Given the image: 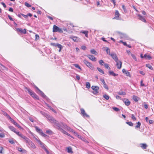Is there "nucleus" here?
I'll return each instance as SVG.
<instances>
[{
  "mask_svg": "<svg viewBox=\"0 0 154 154\" xmlns=\"http://www.w3.org/2000/svg\"><path fill=\"white\" fill-rule=\"evenodd\" d=\"M45 116L48 119V121L53 124V125L56 128L60 131L63 134L70 136V134L62 128H63V126L62 124V123H64L63 122H59L53 117L48 114H45Z\"/></svg>",
  "mask_w": 154,
  "mask_h": 154,
  "instance_id": "1",
  "label": "nucleus"
},
{
  "mask_svg": "<svg viewBox=\"0 0 154 154\" xmlns=\"http://www.w3.org/2000/svg\"><path fill=\"white\" fill-rule=\"evenodd\" d=\"M25 88L26 89V91H28L29 93L31 96H32V97L36 99H39L38 97L34 92L32 91L30 89L26 87H25Z\"/></svg>",
  "mask_w": 154,
  "mask_h": 154,
  "instance_id": "2",
  "label": "nucleus"
},
{
  "mask_svg": "<svg viewBox=\"0 0 154 154\" xmlns=\"http://www.w3.org/2000/svg\"><path fill=\"white\" fill-rule=\"evenodd\" d=\"M53 32H59L60 33H63V31L61 28H59L55 25H54L53 28Z\"/></svg>",
  "mask_w": 154,
  "mask_h": 154,
  "instance_id": "3",
  "label": "nucleus"
},
{
  "mask_svg": "<svg viewBox=\"0 0 154 154\" xmlns=\"http://www.w3.org/2000/svg\"><path fill=\"white\" fill-rule=\"evenodd\" d=\"M91 88L94 91L92 92L94 94L96 95L98 94L99 92L98 90L99 89V88L97 86H93L91 87Z\"/></svg>",
  "mask_w": 154,
  "mask_h": 154,
  "instance_id": "4",
  "label": "nucleus"
},
{
  "mask_svg": "<svg viewBox=\"0 0 154 154\" xmlns=\"http://www.w3.org/2000/svg\"><path fill=\"white\" fill-rule=\"evenodd\" d=\"M84 63L89 68L91 69H93L94 68L92 64L86 60H84L83 61Z\"/></svg>",
  "mask_w": 154,
  "mask_h": 154,
  "instance_id": "5",
  "label": "nucleus"
},
{
  "mask_svg": "<svg viewBox=\"0 0 154 154\" xmlns=\"http://www.w3.org/2000/svg\"><path fill=\"white\" fill-rule=\"evenodd\" d=\"M26 143L28 144V146L29 147H30L33 149L35 148V146L34 144L30 140L28 141V142H27V143Z\"/></svg>",
  "mask_w": 154,
  "mask_h": 154,
  "instance_id": "6",
  "label": "nucleus"
},
{
  "mask_svg": "<svg viewBox=\"0 0 154 154\" xmlns=\"http://www.w3.org/2000/svg\"><path fill=\"white\" fill-rule=\"evenodd\" d=\"M62 124L63 125V128L65 129H66L67 130L70 132H73V130L69 127L67 126L66 124L65 123H62Z\"/></svg>",
  "mask_w": 154,
  "mask_h": 154,
  "instance_id": "7",
  "label": "nucleus"
},
{
  "mask_svg": "<svg viewBox=\"0 0 154 154\" xmlns=\"http://www.w3.org/2000/svg\"><path fill=\"white\" fill-rule=\"evenodd\" d=\"M62 124L63 125V128L65 129H66L67 130L70 132H73V130L69 127L67 126L66 124L65 123H62Z\"/></svg>",
  "mask_w": 154,
  "mask_h": 154,
  "instance_id": "8",
  "label": "nucleus"
},
{
  "mask_svg": "<svg viewBox=\"0 0 154 154\" xmlns=\"http://www.w3.org/2000/svg\"><path fill=\"white\" fill-rule=\"evenodd\" d=\"M86 56L88 57L90 60L93 61H96V58L93 55L88 54L86 55Z\"/></svg>",
  "mask_w": 154,
  "mask_h": 154,
  "instance_id": "9",
  "label": "nucleus"
},
{
  "mask_svg": "<svg viewBox=\"0 0 154 154\" xmlns=\"http://www.w3.org/2000/svg\"><path fill=\"white\" fill-rule=\"evenodd\" d=\"M110 55L112 57L113 59L116 61L117 62L119 60L116 54H111Z\"/></svg>",
  "mask_w": 154,
  "mask_h": 154,
  "instance_id": "10",
  "label": "nucleus"
},
{
  "mask_svg": "<svg viewBox=\"0 0 154 154\" xmlns=\"http://www.w3.org/2000/svg\"><path fill=\"white\" fill-rule=\"evenodd\" d=\"M81 113L83 116L84 117H89V116L85 112V110L83 109H81Z\"/></svg>",
  "mask_w": 154,
  "mask_h": 154,
  "instance_id": "11",
  "label": "nucleus"
},
{
  "mask_svg": "<svg viewBox=\"0 0 154 154\" xmlns=\"http://www.w3.org/2000/svg\"><path fill=\"white\" fill-rule=\"evenodd\" d=\"M122 100L125 104L127 106H129L131 103L127 99L125 98Z\"/></svg>",
  "mask_w": 154,
  "mask_h": 154,
  "instance_id": "12",
  "label": "nucleus"
},
{
  "mask_svg": "<svg viewBox=\"0 0 154 154\" xmlns=\"http://www.w3.org/2000/svg\"><path fill=\"white\" fill-rule=\"evenodd\" d=\"M115 17L113 18V19H116L119 20V17L120 16V14L117 10H116L115 13Z\"/></svg>",
  "mask_w": 154,
  "mask_h": 154,
  "instance_id": "13",
  "label": "nucleus"
},
{
  "mask_svg": "<svg viewBox=\"0 0 154 154\" xmlns=\"http://www.w3.org/2000/svg\"><path fill=\"white\" fill-rule=\"evenodd\" d=\"M100 80L103 84L104 88H105L106 89L108 90L109 89V88L107 85H106V83L105 82L104 79H102V78H100Z\"/></svg>",
  "mask_w": 154,
  "mask_h": 154,
  "instance_id": "14",
  "label": "nucleus"
},
{
  "mask_svg": "<svg viewBox=\"0 0 154 154\" xmlns=\"http://www.w3.org/2000/svg\"><path fill=\"white\" fill-rule=\"evenodd\" d=\"M137 16L138 18V19L144 22H146V21L145 19V18L142 16L140 14H138L137 15Z\"/></svg>",
  "mask_w": 154,
  "mask_h": 154,
  "instance_id": "15",
  "label": "nucleus"
},
{
  "mask_svg": "<svg viewBox=\"0 0 154 154\" xmlns=\"http://www.w3.org/2000/svg\"><path fill=\"white\" fill-rule=\"evenodd\" d=\"M116 66L118 69H120L121 68L122 62L118 60L117 62H116Z\"/></svg>",
  "mask_w": 154,
  "mask_h": 154,
  "instance_id": "16",
  "label": "nucleus"
},
{
  "mask_svg": "<svg viewBox=\"0 0 154 154\" xmlns=\"http://www.w3.org/2000/svg\"><path fill=\"white\" fill-rule=\"evenodd\" d=\"M122 72L123 73L125 74L127 76H131L130 72L128 71H126L125 69H123L122 70Z\"/></svg>",
  "mask_w": 154,
  "mask_h": 154,
  "instance_id": "17",
  "label": "nucleus"
},
{
  "mask_svg": "<svg viewBox=\"0 0 154 154\" xmlns=\"http://www.w3.org/2000/svg\"><path fill=\"white\" fill-rule=\"evenodd\" d=\"M77 135L78 137L80 139L82 140H83V141L85 142L86 143H88V141L85 138H84L83 137H81L80 135H78V134H77Z\"/></svg>",
  "mask_w": 154,
  "mask_h": 154,
  "instance_id": "18",
  "label": "nucleus"
},
{
  "mask_svg": "<svg viewBox=\"0 0 154 154\" xmlns=\"http://www.w3.org/2000/svg\"><path fill=\"white\" fill-rule=\"evenodd\" d=\"M103 51H106L107 54H109V55L111 54L110 53V50L109 48L108 47H104L103 48Z\"/></svg>",
  "mask_w": 154,
  "mask_h": 154,
  "instance_id": "19",
  "label": "nucleus"
},
{
  "mask_svg": "<svg viewBox=\"0 0 154 154\" xmlns=\"http://www.w3.org/2000/svg\"><path fill=\"white\" fill-rule=\"evenodd\" d=\"M144 58H145L146 59H148L150 60L151 59L152 57L149 55H147L146 54H145L143 56Z\"/></svg>",
  "mask_w": 154,
  "mask_h": 154,
  "instance_id": "20",
  "label": "nucleus"
},
{
  "mask_svg": "<svg viewBox=\"0 0 154 154\" xmlns=\"http://www.w3.org/2000/svg\"><path fill=\"white\" fill-rule=\"evenodd\" d=\"M70 38L73 39L75 42H77L78 40V38L75 36H72L70 37Z\"/></svg>",
  "mask_w": 154,
  "mask_h": 154,
  "instance_id": "21",
  "label": "nucleus"
},
{
  "mask_svg": "<svg viewBox=\"0 0 154 154\" xmlns=\"http://www.w3.org/2000/svg\"><path fill=\"white\" fill-rule=\"evenodd\" d=\"M11 122L14 125H16L19 128H21V127L14 120H13V121H12Z\"/></svg>",
  "mask_w": 154,
  "mask_h": 154,
  "instance_id": "22",
  "label": "nucleus"
},
{
  "mask_svg": "<svg viewBox=\"0 0 154 154\" xmlns=\"http://www.w3.org/2000/svg\"><path fill=\"white\" fill-rule=\"evenodd\" d=\"M109 74L110 75H112L114 76H116L118 75V74H116L114 73L112 71H109Z\"/></svg>",
  "mask_w": 154,
  "mask_h": 154,
  "instance_id": "23",
  "label": "nucleus"
},
{
  "mask_svg": "<svg viewBox=\"0 0 154 154\" xmlns=\"http://www.w3.org/2000/svg\"><path fill=\"white\" fill-rule=\"evenodd\" d=\"M17 30L21 33L25 34L26 33V30L25 29H20L18 28Z\"/></svg>",
  "mask_w": 154,
  "mask_h": 154,
  "instance_id": "24",
  "label": "nucleus"
},
{
  "mask_svg": "<svg viewBox=\"0 0 154 154\" xmlns=\"http://www.w3.org/2000/svg\"><path fill=\"white\" fill-rule=\"evenodd\" d=\"M67 152L70 153H73V151L72 150V148L71 147L69 146L67 148Z\"/></svg>",
  "mask_w": 154,
  "mask_h": 154,
  "instance_id": "25",
  "label": "nucleus"
},
{
  "mask_svg": "<svg viewBox=\"0 0 154 154\" xmlns=\"http://www.w3.org/2000/svg\"><path fill=\"white\" fill-rule=\"evenodd\" d=\"M35 128L36 131L39 134H40L42 132V130L40 129L37 127H35Z\"/></svg>",
  "mask_w": 154,
  "mask_h": 154,
  "instance_id": "26",
  "label": "nucleus"
},
{
  "mask_svg": "<svg viewBox=\"0 0 154 154\" xmlns=\"http://www.w3.org/2000/svg\"><path fill=\"white\" fill-rule=\"evenodd\" d=\"M22 138L24 140V141H25L26 143L28 142V141L29 140V139L26 136L24 135L23 137Z\"/></svg>",
  "mask_w": 154,
  "mask_h": 154,
  "instance_id": "27",
  "label": "nucleus"
},
{
  "mask_svg": "<svg viewBox=\"0 0 154 154\" xmlns=\"http://www.w3.org/2000/svg\"><path fill=\"white\" fill-rule=\"evenodd\" d=\"M141 147L143 149H146L147 147V145L146 144L142 143L141 144Z\"/></svg>",
  "mask_w": 154,
  "mask_h": 154,
  "instance_id": "28",
  "label": "nucleus"
},
{
  "mask_svg": "<svg viewBox=\"0 0 154 154\" xmlns=\"http://www.w3.org/2000/svg\"><path fill=\"white\" fill-rule=\"evenodd\" d=\"M81 32L82 33L85 34V36L87 37H88V32L87 31H82Z\"/></svg>",
  "mask_w": 154,
  "mask_h": 154,
  "instance_id": "29",
  "label": "nucleus"
},
{
  "mask_svg": "<svg viewBox=\"0 0 154 154\" xmlns=\"http://www.w3.org/2000/svg\"><path fill=\"white\" fill-rule=\"evenodd\" d=\"M90 52L91 53L93 54L97 55V51H96L94 49L91 50L90 51Z\"/></svg>",
  "mask_w": 154,
  "mask_h": 154,
  "instance_id": "30",
  "label": "nucleus"
},
{
  "mask_svg": "<svg viewBox=\"0 0 154 154\" xmlns=\"http://www.w3.org/2000/svg\"><path fill=\"white\" fill-rule=\"evenodd\" d=\"M140 125H141V123H140V122H138L137 123V125L135 126V128H140Z\"/></svg>",
  "mask_w": 154,
  "mask_h": 154,
  "instance_id": "31",
  "label": "nucleus"
},
{
  "mask_svg": "<svg viewBox=\"0 0 154 154\" xmlns=\"http://www.w3.org/2000/svg\"><path fill=\"white\" fill-rule=\"evenodd\" d=\"M9 128L11 131L14 132L16 131V129L12 126H9Z\"/></svg>",
  "mask_w": 154,
  "mask_h": 154,
  "instance_id": "32",
  "label": "nucleus"
},
{
  "mask_svg": "<svg viewBox=\"0 0 154 154\" xmlns=\"http://www.w3.org/2000/svg\"><path fill=\"white\" fill-rule=\"evenodd\" d=\"M40 145H41V147L44 149L45 151H46V149H47L45 147V145L42 142V143H41Z\"/></svg>",
  "mask_w": 154,
  "mask_h": 154,
  "instance_id": "33",
  "label": "nucleus"
},
{
  "mask_svg": "<svg viewBox=\"0 0 154 154\" xmlns=\"http://www.w3.org/2000/svg\"><path fill=\"white\" fill-rule=\"evenodd\" d=\"M97 69L98 70V71L99 72H100L101 73H102L103 74H104V72L99 67H97Z\"/></svg>",
  "mask_w": 154,
  "mask_h": 154,
  "instance_id": "34",
  "label": "nucleus"
},
{
  "mask_svg": "<svg viewBox=\"0 0 154 154\" xmlns=\"http://www.w3.org/2000/svg\"><path fill=\"white\" fill-rule=\"evenodd\" d=\"M86 88H89L91 87L90 84L89 82H87L86 83Z\"/></svg>",
  "mask_w": 154,
  "mask_h": 154,
  "instance_id": "35",
  "label": "nucleus"
},
{
  "mask_svg": "<svg viewBox=\"0 0 154 154\" xmlns=\"http://www.w3.org/2000/svg\"><path fill=\"white\" fill-rule=\"evenodd\" d=\"M104 66L107 69L109 70H110V68L108 64L105 63L104 64Z\"/></svg>",
  "mask_w": 154,
  "mask_h": 154,
  "instance_id": "36",
  "label": "nucleus"
},
{
  "mask_svg": "<svg viewBox=\"0 0 154 154\" xmlns=\"http://www.w3.org/2000/svg\"><path fill=\"white\" fill-rule=\"evenodd\" d=\"M99 63L101 66L104 65V64L105 63L103 60H100L99 61Z\"/></svg>",
  "mask_w": 154,
  "mask_h": 154,
  "instance_id": "37",
  "label": "nucleus"
},
{
  "mask_svg": "<svg viewBox=\"0 0 154 154\" xmlns=\"http://www.w3.org/2000/svg\"><path fill=\"white\" fill-rule=\"evenodd\" d=\"M146 66L151 70H153V69L152 66L149 64H146Z\"/></svg>",
  "mask_w": 154,
  "mask_h": 154,
  "instance_id": "38",
  "label": "nucleus"
},
{
  "mask_svg": "<svg viewBox=\"0 0 154 154\" xmlns=\"http://www.w3.org/2000/svg\"><path fill=\"white\" fill-rule=\"evenodd\" d=\"M118 94L120 95H125L126 94V93L123 91H119L118 92Z\"/></svg>",
  "mask_w": 154,
  "mask_h": 154,
  "instance_id": "39",
  "label": "nucleus"
},
{
  "mask_svg": "<svg viewBox=\"0 0 154 154\" xmlns=\"http://www.w3.org/2000/svg\"><path fill=\"white\" fill-rule=\"evenodd\" d=\"M138 97L136 96H133V100H134L135 101H138Z\"/></svg>",
  "mask_w": 154,
  "mask_h": 154,
  "instance_id": "40",
  "label": "nucleus"
},
{
  "mask_svg": "<svg viewBox=\"0 0 154 154\" xmlns=\"http://www.w3.org/2000/svg\"><path fill=\"white\" fill-rule=\"evenodd\" d=\"M39 93L40 95L43 97H46L45 94L42 91H40Z\"/></svg>",
  "mask_w": 154,
  "mask_h": 154,
  "instance_id": "41",
  "label": "nucleus"
},
{
  "mask_svg": "<svg viewBox=\"0 0 154 154\" xmlns=\"http://www.w3.org/2000/svg\"><path fill=\"white\" fill-rule=\"evenodd\" d=\"M46 132L47 134H51L53 133L52 131L50 130L46 131Z\"/></svg>",
  "mask_w": 154,
  "mask_h": 154,
  "instance_id": "42",
  "label": "nucleus"
},
{
  "mask_svg": "<svg viewBox=\"0 0 154 154\" xmlns=\"http://www.w3.org/2000/svg\"><path fill=\"white\" fill-rule=\"evenodd\" d=\"M131 56L133 58V59H134L135 61H137V59L134 55L132 54H131Z\"/></svg>",
  "mask_w": 154,
  "mask_h": 154,
  "instance_id": "43",
  "label": "nucleus"
},
{
  "mask_svg": "<svg viewBox=\"0 0 154 154\" xmlns=\"http://www.w3.org/2000/svg\"><path fill=\"white\" fill-rule=\"evenodd\" d=\"M2 66V69L3 70H6L7 68L0 63V67Z\"/></svg>",
  "mask_w": 154,
  "mask_h": 154,
  "instance_id": "44",
  "label": "nucleus"
},
{
  "mask_svg": "<svg viewBox=\"0 0 154 154\" xmlns=\"http://www.w3.org/2000/svg\"><path fill=\"white\" fill-rule=\"evenodd\" d=\"M56 47H57L58 48L60 49L62 48H63V46L62 45H61L60 44L58 43L57 44Z\"/></svg>",
  "mask_w": 154,
  "mask_h": 154,
  "instance_id": "45",
  "label": "nucleus"
},
{
  "mask_svg": "<svg viewBox=\"0 0 154 154\" xmlns=\"http://www.w3.org/2000/svg\"><path fill=\"white\" fill-rule=\"evenodd\" d=\"M103 97L106 100H108L109 99V97L107 95H103Z\"/></svg>",
  "mask_w": 154,
  "mask_h": 154,
  "instance_id": "46",
  "label": "nucleus"
},
{
  "mask_svg": "<svg viewBox=\"0 0 154 154\" xmlns=\"http://www.w3.org/2000/svg\"><path fill=\"white\" fill-rule=\"evenodd\" d=\"M126 123L129 125L130 126H133V124L131 122H126Z\"/></svg>",
  "mask_w": 154,
  "mask_h": 154,
  "instance_id": "47",
  "label": "nucleus"
},
{
  "mask_svg": "<svg viewBox=\"0 0 154 154\" xmlns=\"http://www.w3.org/2000/svg\"><path fill=\"white\" fill-rule=\"evenodd\" d=\"M122 8L123 9L125 13L127 12V10L125 8V7L124 5H122Z\"/></svg>",
  "mask_w": 154,
  "mask_h": 154,
  "instance_id": "48",
  "label": "nucleus"
},
{
  "mask_svg": "<svg viewBox=\"0 0 154 154\" xmlns=\"http://www.w3.org/2000/svg\"><path fill=\"white\" fill-rule=\"evenodd\" d=\"M74 66L76 67L77 68H78L79 69H81V68L80 67V66L77 64H74Z\"/></svg>",
  "mask_w": 154,
  "mask_h": 154,
  "instance_id": "49",
  "label": "nucleus"
},
{
  "mask_svg": "<svg viewBox=\"0 0 154 154\" xmlns=\"http://www.w3.org/2000/svg\"><path fill=\"white\" fill-rule=\"evenodd\" d=\"M6 116V117H7L8 118V119H9L11 122H12V121H13V119L12 118H11L10 117V116L9 115H8H8H7V116Z\"/></svg>",
  "mask_w": 154,
  "mask_h": 154,
  "instance_id": "50",
  "label": "nucleus"
},
{
  "mask_svg": "<svg viewBox=\"0 0 154 154\" xmlns=\"http://www.w3.org/2000/svg\"><path fill=\"white\" fill-rule=\"evenodd\" d=\"M6 116V117H7L8 118V119H9L11 122H12V121H13V119L12 118H11L10 117V116L9 115H8H8H7V116Z\"/></svg>",
  "mask_w": 154,
  "mask_h": 154,
  "instance_id": "51",
  "label": "nucleus"
},
{
  "mask_svg": "<svg viewBox=\"0 0 154 154\" xmlns=\"http://www.w3.org/2000/svg\"><path fill=\"white\" fill-rule=\"evenodd\" d=\"M25 5L26 6H27L28 7H31V5L30 4H29L28 3L26 2L25 3Z\"/></svg>",
  "mask_w": 154,
  "mask_h": 154,
  "instance_id": "52",
  "label": "nucleus"
},
{
  "mask_svg": "<svg viewBox=\"0 0 154 154\" xmlns=\"http://www.w3.org/2000/svg\"><path fill=\"white\" fill-rule=\"evenodd\" d=\"M131 118L134 120H136V118L134 116V115L133 114L131 115Z\"/></svg>",
  "mask_w": 154,
  "mask_h": 154,
  "instance_id": "53",
  "label": "nucleus"
},
{
  "mask_svg": "<svg viewBox=\"0 0 154 154\" xmlns=\"http://www.w3.org/2000/svg\"><path fill=\"white\" fill-rule=\"evenodd\" d=\"M113 109L114 110L117 112L119 111V108L116 107H113Z\"/></svg>",
  "mask_w": 154,
  "mask_h": 154,
  "instance_id": "54",
  "label": "nucleus"
},
{
  "mask_svg": "<svg viewBox=\"0 0 154 154\" xmlns=\"http://www.w3.org/2000/svg\"><path fill=\"white\" fill-rule=\"evenodd\" d=\"M143 80H141L140 82V85L142 86H145V85L143 83Z\"/></svg>",
  "mask_w": 154,
  "mask_h": 154,
  "instance_id": "55",
  "label": "nucleus"
},
{
  "mask_svg": "<svg viewBox=\"0 0 154 154\" xmlns=\"http://www.w3.org/2000/svg\"><path fill=\"white\" fill-rule=\"evenodd\" d=\"M1 4L2 5L4 8H6V6L5 4L3 2H1Z\"/></svg>",
  "mask_w": 154,
  "mask_h": 154,
  "instance_id": "56",
  "label": "nucleus"
},
{
  "mask_svg": "<svg viewBox=\"0 0 154 154\" xmlns=\"http://www.w3.org/2000/svg\"><path fill=\"white\" fill-rule=\"evenodd\" d=\"M81 48L82 50H85L86 49V47L85 46H82L81 47Z\"/></svg>",
  "mask_w": 154,
  "mask_h": 154,
  "instance_id": "57",
  "label": "nucleus"
},
{
  "mask_svg": "<svg viewBox=\"0 0 154 154\" xmlns=\"http://www.w3.org/2000/svg\"><path fill=\"white\" fill-rule=\"evenodd\" d=\"M40 134L44 137H45L47 136L44 133L42 132Z\"/></svg>",
  "mask_w": 154,
  "mask_h": 154,
  "instance_id": "58",
  "label": "nucleus"
},
{
  "mask_svg": "<svg viewBox=\"0 0 154 154\" xmlns=\"http://www.w3.org/2000/svg\"><path fill=\"white\" fill-rule=\"evenodd\" d=\"M9 142L10 143L12 144H14V142L12 140H9Z\"/></svg>",
  "mask_w": 154,
  "mask_h": 154,
  "instance_id": "59",
  "label": "nucleus"
},
{
  "mask_svg": "<svg viewBox=\"0 0 154 154\" xmlns=\"http://www.w3.org/2000/svg\"><path fill=\"white\" fill-rule=\"evenodd\" d=\"M45 151L47 154H54L52 152H49L47 149H46Z\"/></svg>",
  "mask_w": 154,
  "mask_h": 154,
  "instance_id": "60",
  "label": "nucleus"
},
{
  "mask_svg": "<svg viewBox=\"0 0 154 154\" xmlns=\"http://www.w3.org/2000/svg\"><path fill=\"white\" fill-rule=\"evenodd\" d=\"M17 150H18V151L20 152H22L23 151V150H22V149L21 148H20V147L18 148Z\"/></svg>",
  "mask_w": 154,
  "mask_h": 154,
  "instance_id": "61",
  "label": "nucleus"
},
{
  "mask_svg": "<svg viewBox=\"0 0 154 154\" xmlns=\"http://www.w3.org/2000/svg\"><path fill=\"white\" fill-rule=\"evenodd\" d=\"M5 137V135L3 133H0V137Z\"/></svg>",
  "mask_w": 154,
  "mask_h": 154,
  "instance_id": "62",
  "label": "nucleus"
},
{
  "mask_svg": "<svg viewBox=\"0 0 154 154\" xmlns=\"http://www.w3.org/2000/svg\"><path fill=\"white\" fill-rule=\"evenodd\" d=\"M76 78L78 79V80H80V76L79 75H76Z\"/></svg>",
  "mask_w": 154,
  "mask_h": 154,
  "instance_id": "63",
  "label": "nucleus"
},
{
  "mask_svg": "<svg viewBox=\"0 0 154 154\" xmlns=\"http://www.w3.org/2000/svg\"><path fill=\"white\" fill-rule=\"evenodd\" d=\"M87 153L88 154H95L93 152L91 151H88Z\"/></svg>",
  "mask_w": 154,
  "mask_h": 154,
  "instance_id": "64",
  "label": "nucleus"
}]
</instances>
